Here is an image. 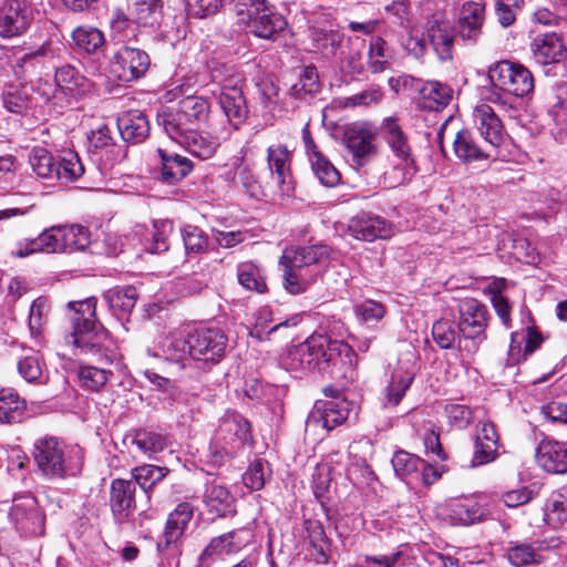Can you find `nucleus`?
<instances>
[{"instance_id": "obj_1", "label": "nucleus", "mask_w": 567, "mask_h": 567, "mask_svg": "<svg viewBox=\"0 0 567 567\" xmlns=\"http://www.w3.org/2000/svg\"><path fill=\"white\" fill-rule=\"evenodd\" d=\"M353 358L354 352L348 343L324 334H313L290 348L281 362L289 371L333 374L334 370L343 372L351 367Z\"/></svg>"}, {"instance_id": "obj_2", "label": "nucleus", "mask_w": 567, "mask_h": 567, "mask_svg": "<svg viewBox=\"0 0 567 567\" xmlns=\"http://www.w3.org/2000/svg\"><path fill=\"white\" fill-rule=\"evenodd\" d=\"M226 337L217 329H197L190 332L188 328L171 332L161 341V348L166 358L181 367L187 368L192 361L216 363L225 353Z\"/></svg>"}, {"instance_id": "obj_3", "label": "nucleus", "mask_w": 567, "mask_h": 567, "mask_svg": "<svg viewBox=\"0 0 567 567\" xmlns=\"http://www.w3.org/2000/svg\"><path fill=\"white\" fill-rule=\"evenodd\" d=\"M331 248L327 245L288 247L280 265L284 267V287L292 295L305 292L321 272L320 267L330 260Z\"/></svg>"}, {"instance_id": "obj_4", "label": "nucleus", "mask_w": 567, "mask_h": 567, "mask_svg": "<svg viewBox=\"0 0 567 567\" xmlns=\"http://www.w3.org/2000/svg\"><path fill=\"white\" fill-rule=\"evenodd\" d=\"M492 89L486 101L501 106L504 111H512L514 99L524 97L534 90V76L523 64L507 60L499 61L488 70Z\"/></svg>"}, {"instance_id": "obj_5", "label": "nucleus", "mask_w": 567, "mask_h": 567, "mask_svg": "<svg viewBox=\"0 0 567 567\" xmlns=\"http://www.w3.org/2000/svg\"><path fill=\"white\" fill-rule=\"evenodd\" d=\"M212 120L214 116H210L208 101L196 95L182 99L175 109L163 107L157 113V122L169 138H178L187 132L199 128L203 124L208 125Z\"/></svg>"}, {"instance_id": "obj_6", "label": "nucleus", "mask_w": 567, "mask_h": 567, "mask_svg": "<svg viewBox=\"0 0 567 567\" xmlns=\"http://www.w3.org/2000/svg\"><path fill=\"white\" fill-rule=\"evenodd\" d=\"M250 423L237 412H227L219 421L215 442L210 445L215 464L236 457L246 445L252 444Z\"/></svg>"}, {"instance_id": "obj_7", "label": "nucleus", "mask_w": 567, "mask_h": 567, "mask_svg": "<svg viewBox=\"0 0 567 567\" xmlns=\"http://www.w3.org/2000/svg\"><path fill=\"white\" fill-rule=\"evenodd\" d=\"M233 69L219 65L212 70V80L220 85L219 104L223 115L219 120L214 117L217 125H225L230 130L238 127L246 121L248 110L241 90L237 86L239 80L231 74Z\"/></svg>"}, {"instance_id": "obj_8", "label": "nucleus", "mask_w": 567, "mask_h": 567, "mask_svg": "<svg viewBox=\"0 0 567 567\" xmlns=\"http://www.w3.org/2000/svg\"><path fill=\"white\" fill-rule=\"evenodd\" d=\"M251 537L246 527L213 537L199 554L196 567H210L219 558L238 554L249 545Z\"/></svg>"}, {"instance_id": "obj_9", "label": "nucleus", "mask_w": 567, "mask_h": 567, "mask_svg": "<svg viewBox=\"0 0 567 567\" xmlns=\"http://www.w3.org/2000/svg\"><path fill=\"white\" fill-rule=\"evenodd\" d=\"M377 137L378 128L369 122H355L346 128L344 144L357 166L365 165L378 154Z\"/></svg>"}, {"instance_id": "obj_10", "label": "nucleus", "mask_w": 567, "mask_h": 567, "mask_svg": "<svg viewBox=\"0 0 567 567\" xmlns=\"http://www.w3.org/2000/svg\"><path fill=\"white\" fill-rule=\"evenodd\" d=\"M32 456L44 476L55 478L66 474L65 446L56 437L49 436L37 440Z\"/></svg>"}, {"instance_id": "obj_11", "label": "nucleus", "mask_w": 567, "mask_h": 567, "mask_svg": "<svg viewBox=\"0 0 567 567\" xmlns=\"http://www.w3.org/2000/svg\"><path fill=\"white\" fill-rule=\"evenodd\" d=\"M9 517L22 536H41L44 533V515L40 512L37 499L31 495L16 497Z\"/></svg>"}, {"instance_id": "obj_12", "label": "nucleus", "mask_w": 567, "mask_h": 567, "mask_svg": "<svg viewBox=\"0 0 567 567\" xmlns=\"http://www.w3.org/2000/svg\"><path fill=\"white\" fill-rule=\"evenodd\" d=\"M291 152L284 144L270 145L267 150V163L271 185L280 197H290L295 184L291 174Z\"/></svg>"}, {"instance_id": "obj_13", "label": "nucleus", "mask_w": 567, "mask_h": 567, "mask_svg": "<svg viewBox=\"0 0 567 567\" xmlns=\"http://www.w3.org/2000/svg\"><path fill=\"white\" fill-rule=\"evenodd\" d=\"M150 58L143 50L124 45L120 48L110 62V72L122 82H132L145 74Z\"/></svg>"}, {"instance_id": "obj_14", "label": "nucleus", "mask_w": 567, "mask_h": 567, "mask_svg": "<svg viewBox=\"0 0 567 567\" xmlns=\"http://www.w3.org/2000/svg\"><path fill=\"white\" fill-rule=\"evenodd\" d=\"M208 134L209 137H205L194 130L172 140L185 147L192 155L200 159H208L213 157L220 142L230 136V130L225 125L215 124L212 120L208 124Z\"/></svg>"}, {"instance_id": "obj_15", "label": "nucleus", "mask_w": 567, "mask_h": 567, "mask_svg": "<svg viewBox=\"0 0 567 567\" xmlns=\"http://www.w3.org/2000/svg\"><path fill=\"white\" fill-rule=\"evenodd\" d=\"M354 410V403L349 400H317L307 417V426L321 425L332 431L343 424Z\"/></svg>"}, {"instance_id": "obj_16", "label": "nucleus", "mask_w": 567, "mask_h": 567, "mask_svg": "<svg viewBox=\"0 0 567 567\" xmlns=\"http://www.w3.org/2000/svg\"><path fill=\"white\" fill-rule=\"evenodd\" d=\"M31 9L20 0H0V37L10 39L24 34L32 22Z\"/></svg>"}, {"instance_id": "obj_17", "label": "nucleus", "mask_w": 567, "mask_h": 567, "mask_svg": "<svg viewBox=\"0 0 567 567\" xmlns=\"http://www.w3.org/2000/svg\"><path fill=\"white\" fill-rule=\"evenodd\" d=\"M109 332L101 321H75L70 334V343L83 349L86 353L105 355Z\"/></svg>"}, {"instance_id": "obj_18", "label": "nucleus", "mask_w": 567, "mask_h": 567, "mask_svg": "<svg viewBox=\"0 0 567 567\" xmlns=\"http://www.w3.org/2000/svg\"><path fill=\"white\" fill-rule=\"evenodd\" d=\"M472 120L485 144L497 152V148L504 143L506 134L503 122L494 109L482 102L474 107Z\"/></svg>"}, {"instance_id": "obj_19", "label": "nucleus", "mask_w": 567, "mask_h": 567, "mask_svg": "<svg viewBox=\"0 0 567 567\" xmlns=\"http://www.w3.org/2000/svg\"><path fill=\"white\" fill-rule=\"evenodd\" d=\"M136 482L130 480H113L110 486V507L117 525L130 522L135 507Z\"/></svg>"}, {"instance_id": "obj_20", "label": "nucleus", "mask_w": 567, "mask_h": 567, "mask_svg": "<svg viewBox=\"0 0 567 567\" xmlns=\"http://www.w3.org/2000/svg\"><path fill=\"white\" fill-rule=\"evenodd\" d=\"M486 327V321H434L432 336L437 346L442 349H450L456 339L474 338Z\"/></svg>"}, {"instance_id": "obj_21", "label": "nucleus", "mask_w": 567, "mask_h": 567, "mask_svg": "<svg viewBox=\"0 0 567 567\" xmlns=\"http://www.w3.org/2000/svg\"><path fill=\"white\" fill-rule=\"evenodd\" d=\"M530 51L538 64H556L567 58V47L563 35L556 32L537 34L532 43Z\"/></svg>"}, {"instance_id": "obj_22", "label": "nucleus", "mask_w": 567, "mask_h": 567, "mask_svg": "<svg viewBox=\"0 0 567 567\" xmlns=\"http://www.w3.org/2000/svg\"><path fill=\"white\" fill-rule=\"evenodd\" d=\"M203 503L209 515L217 518L231 517L236 514V498L229 489L216 480L204 486Z\"/></svg>"}, {"instance_id": "obj_23", "label": "nucleus", "mask_w": 567, "mask_h": 567, "mask_svg": "<svg viewBox=\"0 0 567 567\" xmlns=\"http://www.w3.org/2000/svg\"><path fill=\"white\" fill-rule=\"evenodd\" d=\"M537 465L550 474L567 473V442L545 439L536 449Z\"/></svg>"}, {"instance_id": "obj_24", "label": "nucleus", "mask_w": 567, "mask_h": 567, "mask_svg": "<svg viewBox=\"0 0 567 567\" xmlns=\"http://www.w3.org/2000/svg\"><path fill=\"white\" fill-rule=\"evenodd\" d=\"M62 227H52L44 230L37 238L19 241L11 249L12 257L23 258L35 252H63Z\"/></svg>"}, {"instance_id": "obj_25", "label": "nucleus", "mask_w": 567, "mask_h": 567, "mask_svg": "<svg viewBox=\"0 0 567 567\" xmlns=\"http://www.w3.org/2000/svg\"><path fill=\"white\" fill-rule=\"evenodd\" d=\"M486 19L485 4L481 1H466L458 10L457 29L464 41L477 42Z\"/></svg>"}, {"instance_id": "obj_26", "label": "nucleus", "mask_w": 567, "mask_h": 567, "mask_svg": "<svg viewBox=\"0 0 567 567\" xmlns=\"http://www.w3.org/2000/svg\"><path fill=\"white\" fill-rule=\"evenodd\" d=\"M193 516L194 506L188 502L179 503L167 517L163 538L157 543V550L163 553L171 546L176 545Z\"/></svg>"}, {"instance_id": "obj_27", "label": "nucleus", "mask_w": 567, "mask_h": 567, "mask_svg": "<svg viewBox=\"0 0 567 567\" xmlns=\"http://www.w3.org/2000/svg\"><path fill=\"white\" fill-rule=\"evenodd\" d=\"M455 156L464 164H472L495 158L497 152L489 148V145H481L473 133L468 130H461L453 141Z\"/></svg>"}, {"instance_id": "obj_28", "label": "nucleus", "mask_w": 567, "mask_h": 567, "mask_svg": "<svg viewBox=\"0 0 567 567\" xmlns=\"http://www.w3.org/2000/svg\"><path fill=\"white\" fill-rule=\"evenodd\" d=\"M348 230L357 239L373 241L378 238H389L392 234V226L380 216L362 213L350 219Z\"/></svg>"}, {"instance_id": "obj_29", "label": "nucleus", "mask_w": 567, "mask_h": 567, "mask_svg": "<svg viewBox=\"0 0 567 567\" xmlns=\"http://www.w3.org/2000/svg\"><path fill=\"white\" fill-rule=\"evenodd\" d=\"M546 337L536 326H527L511 334L509 358L515 362L527 360L537 349L540 348Z\"/></svg>"}, {"instance_id": "obj_30", "label": "nucleus", "mask_w": 567, "mask_h": 567, "mask_svg": "<svg viewBox=\"0 0 567 567\" xmlns=\"http://www.w3.org/2000/svg\"><path fill=\"white\" fill-rule=\"evenodd\" d=\"M426 33L441 59L449 58L455 38L451 22L443 14H433L426 22Z\"/></svg>"}, {"instance_id": "obj_31", "label": "nucleus", "mask_w": 567, "mask_h": 567, "mask_svg": "<svg viewBox=\"0 0 567 567\" xmlns=\"http://www.w3.org/2000/svg\"><path fill=\"white\" fill-rule=\"evenodd\" d=\"M156 152L161 159L159 181L163 183L174 185L184 179L194 168L193 162L185 156L164 148H157Z\"/></svg>"}, {"instance_id": "obj_32", "label": "nucleus", "mask_w": 567, "mask_h": 567, "mask_svg": "<svg viewBox=\"0 0 567 567\" xmlns=\"http://www.w3.org/2000/svg\"><path fill=\"white\" fill-rule=\"evenodd\" d=\"M136 234H143L144 249L151 254H161L168 249V237L173 231V223L168 219L153 220L151 228L137 225Z\"/></svg>"}, {"instance_id": "obj_33", "label": "nucleus", "mask_w": 567, "mask_h": 567, "mask_svg": "<svg viewBox=\"0 0 567 567\" xmlns=\"http://www.w3.org/2000/svg\"><path fill=\"white\" fill-rule=\"evenodd\" d=\"M117 127L122 138L130 143H141L150 134L146 115L137 110L122 113L117 118Z\"/></svg>"}, {"instance_id": "obj_34", "label": "nucleus", "mask_w": 567, "mask_h": 567, "mask_svg": "<svg viewBox=\"0 0 567 567\" xmlns=\"http://www.w3.org/2000/svg\"><path fill=\"white\" fill-rule=\"evenodd\" d=\"M342 42V34L331 29L312 25L309 29L308 51L330 59L337 54Z\"/></svg>"}, {"instance_id": "obj_35", "label": "nucleus", "mask_w": 567, "mask_h": 567, "mask_svg": "<svg viewBox=\"0 0 567 567\" xmlns=\"http://www.w3.org/2000/svg\"><path fill=\"white\" fill-rule=\"evenodd\" d=\"M417 167L415 158H395L390 159L389 166L384 169L380 183L385 188H395L409 183L416 174Z\"/></svg>"}, {"instance_id": "obj_36", "label": "nucleus", "mask_w": 567, "mask_h": 567, "mask_svg": "<svg viewBox=\"0 0 567 567\" xmlns=\"http://www.w3.org/2000/svg\"><path fill=\"white\" fill-rule=\"evenodd\" d=\"M488 509L473 498L454 501L450 504V518L453 524L471 525L485 519Z\"/></svg>"}, {"instance_id": "obj_37", "label": "nucleus", "mask_w": 567, "mask_h": 567, "mask_svg": "<svg viewBox=\"0 0 567 567\" xmlns=\"http://www.w3.org/2000/svg\"><path fill=\"white\" fill-rule=\"evenodd\" d=\"M54 49L51 41L43 42L39 48L25 52L16 60L13 71L17 78L21 79L38 71L44 59L53 58Z\"/></svg>"}, {"instance_id": "obj_38", "label": "nucleus", "mask_w": 567, "mask_h": 567, "mask_svg": "<svg viewBox=\"0 0 567 567\" xmlns=\"http://www.w3.org/2000/svg\"><path fill=\"white\" fill-rule=\"evenodd\" d=\"M248 27L256 37L270 40L286 29L287 21L268 6Z\"/></svg>"}, {"instance_id": "obj_39", "label": "nucleus", "mask_w": 567, "mask_h": 567, "mask_svg": "<svg viewBox=\"0 0 567 567\" xmlns=\"http://www.w3.org/2000/svg\"><path fill=\"white\" fill-rule=\"evenodd\" d=\"M382 132L393 157L414 158L408 137L394 118L388 117L383 121Z\"/></svg>"}, {"instance_id": "obj_40", "label": "nucleus", "mask_w": 567, "mask_h": 567, "mask_svg": "<svg viewBox=\"0 0 567 567\" xmlns=\"http://www.w3.org/2000/svg\"><path fill=\"white\" fill-rule=\"evenodd\" d=\"M417 90L421 94L423 109L429 111H439L445 107L453 97V90L437 81H429Z\"/></svg>"}, {"instance_id": "obj_41", "label": "nucleus", "mask_w": 567, "mask_h": 567, "mask_svg": "<svg viewBox=\"0 0 567 567\" xmlns=\"http://www.w3.org/2000/svg\"><path fill=\"white\" fill-rule=\"evenodd\" d=\"M413 379V372L404 370L401 367L395 369L391 375L388 386L385 388L384 406H396L401 402L406 390L411 386Z\"/></svg>"}, {"instance_id": "obj_42", "label": "nucleus", "mask_w": 567, "mask_h": 567, "mask_svg": "<svg viewBox=\"0 0 567 567\" xmlns=\"http://www.w3.org/2000/svg\"><path fill=\"white\" fill-rule=\"evenodd\" d=\"M54 80L61 91L72 96L83 94L89 87L87 80L71 65H63L58 69Z\"/></svg>"}, {"instance_id": "obj_43", "label": "nucleus", "mask_w": 567, "mask_h": 567, "mask_svg": "<svg viewBox=\"0 0 567 567\" xmlns=\"http://www.w3.org/2000/svg\"><path fill=\"white\" fill-rule=\"evenodd\" d=\"M306 530L318 564H327L330 559V542L326 536L322 524L319 520H306Z\"/></svg>"}, {"instance_id": "obj_44", "label": "nucleus", "mask_w": 567, "mask_h": 567, "mask_svg": "<svg viewBox=\"0 0 567 567\" xmlns=\"http://www.w3.org/2000/svg\"><path fill=\"white\" fill-rule=\"evenodd\" d=\"M163 4L161 0H130V14L136 22L144 25H153L162 16Z\"/></svg>"}, {"instance_id": "obj_45", "label": "nucleus", "mask_w": 567, "mask_h": 567, "mask_svg": "<svg viewBox=\"0 0 567 567\" xmlns=\"http://www.w3.org/2000/svg\"><path fill=\"white\" fill-rule=\"evenodd\" d=\"M383 99V92L379 85H370L361 92L350 96L338 97L333 100V105L339 109L348 107H368L379 104Z\"/></svg>"}, {"instance_id": "obj_46", "label": "nucleus", "mask_w": 567, "mask_h": 567, "mask_svg": "<svg viewBox=\"0 0 567 567\" xmlns=\"http://www.w3.org/2000/svg\"><path fill=\"white\" fill-rule=\"evenodd\" d=\"M25 410L24 400L11 389L0 390V422L13 423L20 421Z\"/></svg>"}, {"instance_id": "obj_47", "label": "nucleus", "mask_w": 567, "mask_h": 567, "mask_svg": "<svg viewBox=\"0 0 567 567\" xmlns=\"http://www.w3.org/2000/svg\"><path fill=\"white\" fill-rule=\"evenodd\" d=\"M237 278L238 282L247 290L265 292L267 289L264 272L254 261L240 262L237 267Z\"/></svg>"}, {"instance_id": "obj_48", "label": "nucleus", "mask_w": 567, "mask_h": 567, "mask_svg": "<svg viewBox=\"0 0 567 567\" xmlns=\"http://www.w3.org/2000/svg\"><path fill=\"white\" fill-rule=\"evenodd\" d=\"M107 303L114 317L117 319L127 317L136 303V289L127 287L111 290L107 295Z\"/></svg>"}, {"instance_id": "obj_49", "label": "nucleus", "mask_w": 567, "mask_h": 567, "mask_svg": "<svg viewBox=\"0 0 567 567\" xmlns=\"http://www.w3.org/2000/svg\"><path fill=\"white\" fill-rule=\"evenodd\" d=\"M545 517L547 523L554 527L567 523V487L550 494L546 502Z\"/></svg>"}, {"instance_id": "obj_50", "label": "nucleus", "mask_w": 567, "mask_h": 567, "mask_svg": "<svg viewBox=\"0 0 567 567\" xmlns=\"http://www.w3.org/2000/svg\"><path fill=\"white\" fill-rule=\"evenodd\" d=\"M58 159L43 147H34L29 156V163L38 177L55 181Z\"/></svg>"}, {"instance_id": "obj_51", "label": "nucleus", "mask_w": 567, "mask_h": 567, "mask_svg": "<svg viewBox=\"0 0 567 567\" xmlns=\"http://www.w3.org/2000/svg\"><path fill=\"white\" fill-rule=\"evenodd\" d=\"M72 40L74 45L83 52L94 53L105 42L103 33L94 27L81 25L73 30Z\"/></svg>"}, {"instance_id": "obj_52", "label": "nucleus", "mask_w": 567, "mask_h": 567, "mask_svg": "<svg viewBox=\"0 0 567 567\" xmlns=\"http://www.w3.org/2000/svg\"><path fill=\"white\" fill-rule=\"evenodd\" d=\"M548 114L560 131L567 132V83L555 86Z\"/></svg>"}, {"instance_id": "obj_53", "label": "nucleus", "mask_w": 567, "mask_h": 567, "mask_svg": "<svg viewBox=\"0 0 567 567\" xmlns=\"http://www.w3.org/2000/svg\"><path fill=\"white\" fill-rule=\"evenodd\" d=\"M83 173L84 167L76 153L68 152L56 162L55 181L63 184L76 181Z\"/></svg>"}, {"instance_id": "obj_54", "label": "nucleus", "mask_w": 567, "mask_h": 567, "mask_svg": "<svg viewBox=\"0 0 567 567\" xmlns=\"http://www.w3.org/2000/svg\"><path fill=\"white\" fill-rule=\"evenodd\" d=\"M271 477V468L267 461L255 460L243 475V482L251 491H260Z\"/></svg>"}, {"instance_id": "obj_55", "label": "nucleus", "mask_w": 567, "mask_h": 567, "mask_svg": "<svg viewBox=\"0 0 567 567\" xmlns=\"http://www.w3.org/2000/svg\"><path fill=\"white\" fill-rule=\"evenodd\" d=\"M182 238L187 255H199L208 249V235L196 225H185L182 228Z\"/></svg>"}, {"instance_id": "obj_56", "label": "nucleus", "mask_w": 567, "mask_h": 567, "mask_svg": "<svg viewBox=\"0 0 567 567\" xmlns=\"http://www.w3.org/2000/svg\"><path fill=\"white\" fill-rule=\"evenodd\" d=\"M311 167L320 183L327 187H333L340 182V173L332 163L320 152H316L310 159Z\"/></svg>"}, {"instance_id": "obj_57", "label": "nucleus", "mask_w": 567, "mask_h": 567, "mask_svg": "<svg viewBox=\"0 0 567 567\" xmlns=\"http://www.w3.org/2000/svg\"><path fill=\"white\" fill-rule=\"evenodd\" d=\"M168 473L166 467L145 464L132 471L133 482L145 492L148 493L158 482H161Z\"/></svg>"}, {"instance_id": "obj_58", "label": "nucleus", "mask_w": 567, "mask_h": 567, "mask_svg": "<svg viewBox=\"0 0 567 567\" xmlns=\"http://www.w3.org/2000/svg\"><path fill=\"white\" fill-rule=\"evenodd\" d=\"M368 56L369 70L372 73H380L384 71L391 58V50L385 40L380 37L372 38Z\"/></svg>"}, {"instance_id": "obj_59", "label": "nucleus", "mask_w": 567, "mask_h": 567, "mask_svg": "<svg viewBox=\"0 0 567 567\" xmlns=\"http://www.w3.org/2000/svg\"><path fill=\"white\" fill-rule=\"evenodd\" d=\"M133 444L144 454L153 455L165 449L166 439L159 433L141 429L135 431Z\"/></svg>"}, {"instance_id": "obj_60", "label": "nucleus", "mask_w": 567, "mask_h": 567, "mask_svg": "<svg viewBox=\"0 0 567 567\" xmlns=\"http://www.w3.org/2000/svg\"><path fill=\"white\" fill-rule=\"evenodd\" d=\"M391 463L395 475L403 480L416 475L421 465H423V460L406 451H398Z\"/></svg>"}, {"instance_id": "obj_61", "label": "nucleus", "mask_w": 567, "mask_h": 567, "mask_svg": "<svg viewBox=\"0 0 567 567\" xmlns=\"http://www.w3.org/2000/svg\"><path fill=\"white\" fill-rule=\"evenodd\" d=\"M506 555L509 563L516 567L537 564L540 560V555L533 544H511Z\"/></svg>"}, {"instance_id": "obj_62", "label": "nucleus", "mask_w": 567, "mask_h": 567, "mask_svg": "<svg viewBox=\"0 0 567 567\" xmlns=\"http://www.w3.org/2000/svg\"><path fill=\"white\" fill-rule=\"evenodd\" d=\"M62 237L63 252L82 250L90 243L89 230L81 225L62 227Z\"/></svg>"}, {"instance_id": "obj_63", "label": "nucleus", "mask_w": 567, "mask_h": 567, "mask_svg": "<svg viewBox=\"0 0 567 567\" xmlns=\"http://www.w3.org/2000/svg\"><path fill=\"white\" fill-rule=\"evenodd\" d=\"M109 374L107 370L93 365H81L78 369V378L81 385L91 391L102 389L109 380Z\"/></svg>"}, {"instance_id": "obj_64", "label": "nucleus", "mask_w": 567, "mask_h": 567, "mask_svg": "<svg viewBox=\"0 0 567 567\" xmlns=\"http://www.w3.org/2000/svg\"><path fill=\"white\" fill-rule=\"evenodd\" d=\"M234 10L238 21L249 25L269 6L267 0H234Z\"/></svg>"}]
</instances>
